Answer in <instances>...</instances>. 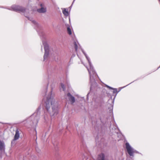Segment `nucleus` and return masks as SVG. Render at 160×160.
<instances>
[{
  "instance_id": "nucleus-25",
  "label": "nucleus",
  "mask_w": 160,
  "mask_h": 160,
  "mask_svg": "<svg viewBox=\"0 0 160 160\" xmlns=\"http://www.w3.org/2000/svg\"><path fill=\"white\" fill-rule=\"evenodd\" d=\"M160 67V66L158 67V68H159Z\"/></svg>"
},
{
  "instance_id": "nucleus-9",
  "label": "nucleus",
  "mask_w": 160,
  "mask_h": 160,
  "mask_svg": "<svg viewBox=\"0 0 160 160\" xmlns=\"http://www.w3.org/2000/svg\"><path fill=\"white\" fill-rule=\"evenodd\" d=\"M19 137V131L18 129H17L15 131V134L14 137V138L12 141V144H14L15 141L18 140Z\"/></svg>"
},
{
  "instance_id": "nucleus-2",
  "label": "nucleus",
  "mask_w": 160,
  "mask_h": 160,
  "mask_svg": "<svg viewBox=\"0 0 160 160\" xmlns=\"http://www.w3.org/2000/svg\"><path fill=\"white\" fill-rule=\"evenodd\" d=\"M82 51L83 53L85 55L88 61L89 65V68H88L86 66V67L87 68L88 71L90 75V82L91 83V87H92L93 85L94 84H95L96 83L95 78L96 77L97 75L93 69V67L90 61V60L89 57L83 50H82Z\"/></svg>"
},
{
  "instance_id": "nucleus-10",
  "label": "nucleus",
  "mask_w": 160,
  "mask_h": 160,
  "mask_svg": "<svg viewBox=\"0 0 160 160\" xmlns=\"http://www.w3.org/2000/svg\"><path fill=\"white\" fill-rule=\"evenodd\" d=\"M68 99L70 102L72 104H73L75 102V98L70 93H68L67 95Z\"/></svg>"
},
{
  "instance_id": "nucleus-5",
  "label": "nucleus",
  "mask_w": 160,
  "mask_h": 160,
  "mask_svg": "<svg viewBox=\"0 0 160 160\" xmlns=\"http://www.w3.org/2000/svg\"><path fill=\"white\" fill-rule=\"evenodd\" d=\"M125 147L127 152L128 154L131 157H133L134 154L137 153V151L131 147L128 142L126 143Z\"/></svg>"
},
{
  "instance_id": "nucleus-23",
  "label": "nucleus",
  "mask_w": 160,
  "mask_h": 160,
  "mask_svg": "<svg viewBox=\"0 0 160 160\" xmlns=\"http://www.w3.org/2000/svg\"><path fill=\"white\" fill-rule=\"evenodd\" d=\"M82 63L83 64V62H82Z\"/></svg>"
},
{
  "instance_id": "nucleus-8",
  "label": "nucleus",
  "mask_w": 160,
  "mask_h": 160,
  "mask_svg": "<svg viewBox=\"0 0 160 160\" xmlns=\"http://www.w3.org/2000/svg\"><path fill=\"white\" fill-rule=\"evenodd\" d=\"M40 8L37 9L38 12L40 13H44L46 12V8L43 4H40Z\"/></svg>"
},
{
  "instance_id": "nucleus-22",
  "label": "nucleus",
  "mask_w": 160,
  "mask_h": 160,
  "mask_svg": "<svg viewBox=\"0 0 160 160\" xmlns=\"http://www.w3.org/2000/svg\"><path fill=\"white\" fill-rule=\"evenodd\" d=\"M41 50H42V48H41Z\"/></svg>"
},
{
  "instance_id": "nucleus-6",
  "label": "nucleus",
  "mask_w": 160,
  "mask_h": 160,
  "mask_svg": "<svg viewBox=\"0 0 160 160\" xmlns=\"http://www.w3.org/2000/svg\"><path fill=\"white\" fill-rule=\"evenodd\" d=\"M42 43L44 46L45 50V53L43 57V60L45 61L47 60L48 58L49 54V48L48 44L46 42L43 41L42 42Z\"/></svg>"
},
{
  "instance_id": "nucleus-13",
  "label": "nucleus",
  "mask_w": 160,
  "mask_h": 160,
  "mask_svg": "<svg viewBox=\"0 0 160 160\" xmlns=\"http://www.w3.org/2000/svg\"><path fill=\"white\" fill-rule=\"evenodd\" d=\"M63 14L66 16L67 17L69 15V13L68 11L66 8H64L62 11Z\"/></svg>"
},
{
  "instance_id": "nucleus-12",
  "label": "nucleus",
  "mask_w": 160,
  "mask_h": 160,
  "mask_svg": "<svg viewBox=\"0 0 160 160\" xmlns=\"http://www.w3.org/2000/svg\"><path fill=\"white\" fill-rule=\"evenodd\" d=\"M96 160H105L104 154L103 153H101L98 155Z\"/></svg>"
},
{
  "instance_id": "nucleus-11",
  "label": "nucleus",
  "mask_w": 160,
  "mask_h": 160,
  "mask_svg": "<svg viewBox=\"0 0 160 160\" xmlns=\"http://www.w3.org/2000/svg\"><path fill=\"white\" fill-rule=\"evenodd\" d=\"M105 85V86L107 88H108L109 89H112L113 90V94H116V95L114 98V99L115 98V97L116 96L117 94L120 91L121 89H120L119 91H118L117 88H113L106 84Z\"/></svg>"
},
{
  "instance_id": "nucleus-7",
  "label": "nucleus",
  "mask_w": 160,
  "mask_h": 160,
  "mask_svg": "<svg viewBox=\"0 0 160 160\" xmlns=\"http://www.w3.org/2000/svg\"><path fill=\"white\" fill-rule=\"evenodd\" d=\"M5 145L4 143L1 141V156H7V154L5 152Z\"/></svg>"
},
{
  "instance_id": "nucleus-1",
  "label": "nucleus",
  "mask_w": 160,
  "mask_h": 160,
  "mask_svg": "<svg viewBox=\"0 0 160 160\" xmlns=\"http://www.w3.org/2000/svg\"><path fill=\"white\" fill-rule=\"evenodd\" d=\"M43 100L44 107L50 116L52 118L56 116L58 113V104L55 101L51 92L48 95H45Z\"/></svg>"
},
{
  "instance_id": "nucleus-17",
  "label": "nucleus",
  "mask_w": 160,
  "mask_h": 160,
  "mask_svg": "<svg viewBox=\"0 0 160 160\" xmlns=\"http://www.w3.org/2000/svg\"><path fill=\"white\" fill-rule=\"evenodd\" d=\"M57 58L56 59V58H55V60L56 61H58L59 59V58H58V56H57Z\"/></svg>"
},
{
  "instance_id": "nucleus-21",
  "label": "nucleus",
  "mask_w": 160,
  "mask_h": 160,
  "mask_svg": "<svg viewBox=\"0 0 160 160\" xmlns=\"http://www.w3.org/2000/svg\"><path fill=\"white\" fill-rule=\"evenodd\" d=\"M35 130L36 133V129H35Z\"/></svg>"
},
{
  "instance_id": "nucleus-15",
  "label": "nucleus",
  "mask_w": 160,
  "mask_h": 160,
  "mask_svg": "<svg viewBox=\"0 0 160 160\" xmlns=\"http://www.w3.org/2000/svg\"><path fill=\"white\" fill-rule=\"evenodd\" d=\"M67 32L68 34L69 35H71L72 34L71 30L69 27L67 28Z\"/></svg>"
},
{
  "instance_id": "nucleus-3",
  "label": "nucleus",
  "mask_w": 160,
  "mask_h": 160,
  "mask_svg": "<svg viewBox=\"0 0 160 160\" xmlns=\"http://www.w3.org/2000/svg\"><path fill=\"white\" fill-rule=\"evenodd\" d=\"M41 108V107H39L36 112L27 120L28 123L32 127H35L37 124L39 118Z\"/></svg>"
},
{
  "instance_id": "nucleus-20",
  "label": "nucleus",
  "mask_w": 160,
  "mask_h": 160,
  "mask_svg": "<svg viewBox=\"0 0 160 160\" xmlns=\"http://www.w3.org/2000/svg\"><path fill=\"white\" fill-rule=\"evenodd\" d=\"M125 87V86L123 87H122V88H124Z\"/></svg>"
},
{
  "instance_id": "nucleus-19",
  "label": "nucleus",
  "mask_w": 160,
  "mask_h": 160,
  "mask_svg": "<svg viewBox=\"0 0 160 160\" xmlns=\"http://www.w3.org/2000/svg\"><path fill=\"white\" fill-rule=\"evenodd\" d=\"M75 1V0H74L73 1V3H73Z\"/></svg>"
},
{
  "instance_id": "nucleus-16",
  "label": "nucleus",
  "mask_w": 160,
  "mask_h": 160,
  "mask_svg": "<svg viewBox=\"0 0 160 160\" xmlns=\"http://www.w3.org/2000/svg\"><path fill=\"white\" fill-rule=\"evenodd\" d=\"M61 87L62 88V89L63 90V91H65V87L64 85L62 83H61Z\"/></svg>"
},
{
  "instance_id": "nucleus-4",
  "label": "nucleus",
  "mask_w": 160,
  "mask_h": 160,
  "mask_svg": "<svg viewBox=\"0 0 160 160\" xmlns=\"http://www.w3.org/2000/svg\"><path fill=\"white\" fill-rule=\"evenodd\" d=\"M8 9L17 12H21L25 13L24 15L25 16L27 17L28 20L32 21V23L35 26V28H36L39 27V24L35 21L33 20V19L32 17H29L26 15L25 12H27L28 10L25 9L24 8L19 6L13 5L10 8H8Z\"/></svg>"
},
{
  "instance_id": "nucleus-24",
  "label": "nucleus",
  "mask_w": 160,
  "mask_h": 160,
  "mask_svg": "<svg viewBox=\"0 0 160 160\" xmlns=\"http://www.w3.org/2000/svg\"><path fill=\"white\" fill-rule=\"evenodd\" d=\"M83 65L84 66H85L84 64H83Z\"/></svg>"
},
{
  "instance_id": "nucleus-18",
  "label": "nucleus",
  "mask_w": 160,
  "mask_h": 160,
  "mask_svg": "<svg viewBox=\"0 0 160 160\" xmlns=\"http://www.w3.org/2000/svg\"><path fill=\"white\" fill-rule=\"evenodd\" d=\"M44 120L45 121H47V117H46L45 116H44Z\"/></svg>"
},
{
  "instance_id": "nucleus-14",
  "label": "nucleus",
  "mask_w": 160,
  "mask_h": 160,
  "mask_svg": "<svg viewBox=\"0 0 160 160\" xmlns=\"http://www.w3.org/2000/svg\"><path fill=\"white\" fill-rule=\"evenodd\" d=\"M78 42H74V47H75V51H77V50H78Z\"/></svg>"
}]
</instances>
